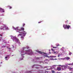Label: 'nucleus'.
<instances>
[{"instance_id": "f257e3e1", "label": "nucleus", "mask_w": 73, "mask_h": 73, "mask_svg": "<svg viewBox=\"0 0 73 73\" xmlns=\"http://www.w3.org/2000/svg\"><path fill=\"white\" fill-rule=\"evenodd\" d=\"M29 48V47H23L22 48V51H21V57L19 58V60H23V58H24V55L25 54L32 56L33 55L34 53L32 52V50L29 49L28 50H27Z\"/></svg>"}, {"instance_id": "f03ea898", "label": "nucleus", "mask_w": 73, "mask_h": 73, "mask_svg": "<svg viewBox=\"0 0 73 73\" xmlns=\"http://www.w3.org/2000/svg\"><path fill=\"white\" fill-rule=\"evenodd\" d=\"M13 27L14 30H15V31H16L17 32H19V33H20L18 35L17 37H19V36H22V35H23V36H21V38L22 40H23L24 36H25V35H26V34H27V33L25 32V31H22L24 30V28L23 27H22L21 28V30H20L18 29L19 27H17L16 28H15Z\"/></svg>"}, {"instance_id": "7ed1b4c3", "label": "nucleus", "mask_w": 73, "mask_h": 73, "mask_svg": "<svg viewBox=\"0 0 73 73\" xmlns=\"http://www.w3.org/2000/svg\"><path fill=\"white\" fill-rule=\"evenodd\" d=\"M10 36L11 37V38L12 39L13 41H15V42H16L17 43H18V44L19 46H20L21 43L20 42V40H19V39H17L16 37V36Z\"/></svg>"}, {"instance_id": "20e7f679", "label": "nucleus", "mask_w": 73, "mask_h": 73, "mask_svg": "<svg viewBox=\"0 0 73 73\" xmlns=\"http://www.w3.org/2000/svg\"><path fill=\"white\" fill-rule=\"evenodd\" d=\"M1 29H4V30H8L9 28L7 27L5 25H4L3 26H1Z\"/></svg>"}, {"instance_id": "39448f33", "label": "nucleus", "mask_w": 73, "mask_h": 73, "mask_svg": "<svg viewBox=\"0 0 73 73\" xmlns=\"http://www.w3.org/2000/svg\"><path fill=\"white\" fill-rule=\"evenodd\" d=\"M36 52H38V53H40V54H42V55L44 57H46V53H43L40 51H39L37 50H36Z\"/></svg>"}, {"instance_id": "423d86ee", "label": "nucleus", "mask_w": 73, "mask_h": 73, "mask_svg": "<svg viewBox=\"0 0 73 73\" xmlns=\"http://www.w3.org/2000/svg\"><path fill=\"white\" fill-rule=\"evenodd\" d=\"M36 66H41L38 64H34L32 66V68H34V67H35H35H36V69H38V67H37Z\"/></svg>"}, {"instance_id": "0eeeda50", "label": "nucleus", "mask_w": 73, "mask_h": 73, "mask_svg": "<svg viewBox=\"0 0 73 73\" xmlns=\"http://www.w3.org/2000/svg\"><path fill=\"white\" fill-rule=\"evenodd\" d=\"M46 57H48V58H54V57H56V56H48V55H46Z\"/></svg>"}, {"instance_id": "6e6552de", "label": "nucleus", "mask_w": 73, "mask_h": 73, "mask_svg": "<svg viewBox=\"0 0 73 73\" xmlns=\"http://www.w3.org/2000/svg\"><path fill=\"white\" fill-rule=\"evenodd\" d=\"M62 69L63 70H65V69H66V68H67V67L65 65H63L62 66Z\"/></svg>"}, {"instance_id": "1a4fd4ad", "label": "nucleus", "mask_w": 73, "mask_h": 73, "mask_svg": "<svg viewBox=\"0 0 73 73\" xmlns=\"http://www.w3.org/2000/svg\"><path fill=\"white\" fill-rule=\"evenodd\" d=\"M0 12H1V13H3V12H5L4 9L0 8Z\"/></svg>"}, {"instance_id": "9d476101", "label": "nucleus", "mask_w": 73, "mask_h": 73, "mask_svg": "<svg viewBox=\"0 0 73 73\" xmlns=\"http://www.w3.org/2000/svg\"><path fill=\"white\" fill-rule=\"evenodd\" d=\"M57 70L58 71H60L61 70V68L60 67H57Z\"/></svg>"}, {"instance_id": "9b49d317", "label": "nucleus", "mask_w": 73, "mask_h": 73, "mask_svg": "<svg viewBox=\"0 0 73 73\" xmlns=\"http://www.w3.org/2000/svg\"><path fill=\"white\" fill-rule=\"evenodd\" d=\"M70 26L69 25H67V26L66 27V29H69V28H70Z\"/></svg>"}, {"instance_id": "f8f14e48", "label": "nucleus", "mask_w": 73, "mask_h": 73, "mask_svg": "<svg viewBox=\"0 0 73 73\" xmlns=\"http://www.w3.org/2000/svg\"><path fill=\"white\" fill-rule=\"evenodd\" d=\"M5 60H9V56H6L5 57Z\"/></svg>"}, {"instance_id": "ddd939ff", "label": "nucleus", "mask_w": 73, "mask_h": 73, "mask_svg": "<svg viewBox=\"0 0 73 73\" xmlns=\"http://www.w3.org/2000/svg\"><path fill=\"white\" fill-rule=\"evenodd\" d=\"M7 49H8V50L9 51V52H11V51L12 49L11 48H9V47H7Z\"/></svg>"}, {"instance_id": "4468645a", "label": "nucleus", "mask_w": 73, "mask_h": 73, "mask_svg": "<svg viewBox=\"0 0 73 73\" xmlns=\"http://www.w3.org/2000/svg\"><path fill=\"white\" fill-rule=\"evenodd\" d=\"M67 25H63V27H64V29H66V26Z\"/></svg>"}, {"instance_id": "2eb2a0df", "label": "nucleus", "mask_w": 73, "mask_h": 73, "mask_svg": "<svg viewBox=\"0 0 73 73\" xmlns=\"http://www.w3.org/2000/svg\"><path fill=\"white\" fill-rule=\"evenodd\" d=\"M65 23L66 24H71L70 23V21H65Z\"/></svg>"}, {"instance_id": "dca6fc26", "label": "nucleus", "mask_w": 73, "mask_h": 73, "mask_svg": "<svg viewBox=\"0 0 73 73\" xmlns=\"http://www.w3.org/2000/svg\"><path fill=\"white\" fill-rule=\"evenodd\" d=\"M27 72L28 73H32V70L31 71H28Z\"/></svg>"}, {"instance_id": "f3484780", "label": "nucleus", "mask_w": 73, "mask_h": 73, "mask_svg": "<svg viewBox=\"0 0 73 73\" xmlns=\"http://www.w3.org/2000/svg\"><path fill=\"white\" fill-rule=\"evenodd\" d=\"M66 60H69V59H70V58L69 57H66Z\"/></svg>"}, {"instance_id": "a211bd4d", "label": "nucleus", "mask_w": 73, "mask_h": 73, "mask_svg": "<svg viewBox=\"0 0 73 73\" xmlns=\"http://www.w3.org/2000/svg\"><path fill=\"white\" fill-rule=\"evenodd\" d=\"M35 59H36L37 60H38V59H40V58L39 57H36Z\"/></svg>"}, {"instance_id": "6ab92c4d", "label": "nucleus", "mask_w": 73, "mask_h": 73, "mask_svg": "<svg viewBox=\"0 0 73 73\" xmlns=\"http://www.w3.org/2000/svg\"><path fill=\"white\" fill-rule=\"evenodd\" d=\"M69 65H73V63L72 64H68Z\"/></svg>"}, {"instance_id": "aec40b11", "label": "nucleus", "mask_w": 73, "mask_h": 73, "mask_svg": "<svg viewBox=\"0 0 73 73\" xmlns=\"http://www.w3.org/2000/svg\"><path fill=\"white\" fill-rule=\"evenodd\" d=\"M68 69H70L71 70H72V68H70V67H69L68 68Z\"/></svg>"}, {"instance_id": "412c9836", "label": "nucleus", "mask_w": 73, "mask_h": 73, "mask_svg": "<svg viewBox=\"0 0 73 73\" xmlns=\"http://www.w3.org/2000/svg\"><path fill=\"white\" fill-rule=\"evenodd\" d=\"M15 46H16V44H14V45H13V48H15Z\"/></svg>"}, {"instance_id": "4be33fe9", "label": "nucleus", "mask_w": 73, "mask_h": 73, "mask_svg": "<svg viewBox=\"0 0 73 73\" xmlns=\"http://www.w3.org/2000/svg\"><path fill=\"white\" fill-rule=\"evenodd\" d=\"M52 73H55V72H54V71L53 70H52Z\"/></svg>"}, {"instance_id": "5701e85b", "label": "nucleus", "mask_w": 73, "mask_h": 73, "mask_svg": "<svg viewBox=\"0 0 73 73\" xmlns=\"http://www.w3.org/2000/svg\"><path fill=\"white\" fill-rule=\"evenodd\" d=\"M50 60H54V59L53 58H51L50 59Z\"/></svg>"}, {"instance_id": "b1692460", "label": "nucleus", "mask_w": 73, "mask_h": 73, "mask_svg": "<svg viewBox=\"0 0 73 73\" xmlns=\"http://www.w3.org/2000/svg\"><path fill=\"white\" fill-rule=\"evenodd\" d=\"M6 46H2V48H5V47Z\"/></svg>"}, {"instance_id": "393cba45", "label": "nucleus", "mask_w": 73, "mask_h": 73, "mask_svg": "<svg viewBox=\"0 0 73 73\" xmlns=\"http://www.w3.org/2000/svg\"><path fill=\"white\" fill-rule=\"evenodd\" d=\"M9 8L10 9H11V8H12V7L11 6H9Z\"/></svg>"}, {"instance_id": "a878e982", "label": "nucleus", "mask_w": 73, "mask_h": 73, "mask_svg": "<svg viewBox=\"0 0 73 73\" xmlns=\"http://www.w3.org/2000/svg\"><path fill=\"white\" fill-rule=\"evenodd\" d=\"M25 25V23H23V27H24V26Z\"/></svg>"}, {"instance_id": "bb28decb", "label": "nucleus", "mask_w": 73, "mask_h": 73, "mask_svg": "<svg viewBox=\"0 0 73 73\" xmlns=\"http://www.w3.org/2000/svg\"><path fill=\"white\" fill-rule=\"evenodd\" d=\"M3 42L4 43H6V41H5L4 40L3 41Z\"/></svg>"}, {"instance_id": "cd10ccee", "label": "nucleus", "mask_w": 73, "mask_h": 73, "mask_svg": "<svg viewBox=\"0 0 73 73\" xmlns=\"http://www.w3.org/2000/svg\"><path fill=\"white\" fill-rule=\"evenodd\" d=\"M42 21H40V22H38V23H41V22H42Z\"/></svg>"}, {"instance_id": "c85d7f7f", "label": "nucleus", "mask_w": 73, "mask_h": 73, "mask_svg": "<svg viewBox=\"0 0 73 73\" xmlns=\"http://www.w3.org/2000/svg\"><path fill=\"white\" fill-rule=\"evenodd\" d=\"M57 47H53V48H56Z\"/></svg>"}, {"instance_id": "c756f323", "label": "nucleus", "mask_w": 73, "mask_h": 73, "mask_svg": "<svg viewBox=\"0 0 73 73\" xmlns=\"http://www.w3.org/2000/svg\"><path fill=\"white\" fill-rule=\"evenodd\" d=\"M71 54H72V53H71V52H70V53H69V55H71Z\"/></svg>"}, {"instance_id": "7c9ffc66", "label": "nucleus", "mask_w": 73, "mask_h": 73, "mask_svg": "<svg viewBox=\"0 0 73 73\" xmlns=\"http://www.w3.org/2000/svg\"><path fill=\"white\" fill-rule=\"evenodd\" d=\"M51 50H52V51H53L54 50V49H53L52 48L51 49Z\"/></svg>"}, {"instance_id": "2f4dec72", "label": "nucleus", "mask_w": 73, "mask_h": 73, "mask_svg": "<svg viewBox=\"0 0 73 73\" xmlns=\"http://www.w3.org/2000/svg\"><path fill=\"white\" fill-rule=\"evenodd\" d=\"M57 58H55V59H54V60H57Z\"/></svg>"}, {"instance_id": "473e14b6", "label": "nucleus", "mask_w": 73, "mask_h": 73, "mask_svg": "<svg viewBox=\"0 0 73 73\" xmlns=\"http://www.w3.org/2000/svg\"><path fill=\"white\" fill-rule=\"evenodd\" d=\"M39 73H41V70H39Z\"/></svg>"}, {"instance_id": "72a5a7b5", "label": "nucleus", "mask_w": 73, "mask_h": 73, "mask_svg": "<svg viewBox=\"0 0 73 73\" xmlns=\"http://www.w3.org/2000/svg\"><path fill=\"white\" fill-rule=\"evenodd\" d=\"M1 38H0V41H1Z\"/></svg>"}, {"instance_id": "f704fd0d", "label": "nucleus", "mask_w": 73, "mask_h": 73, "mask_svg": "<svg viewBox=\"0 0 73 73\" xmlns=\"http://www.w3.org/2000/svg\"><path fill=\"white\" fill-rule=\"evenodd\" d=\"M49 53H50V54H51V52H49Z\"/></svg>"}, {"instance_id": "c9c22d12", "label": "nucleus", "mask_w": 73, "mask_h": 73, "mask_svg": "<svg viewBox=\"0 0 73 73\" xmlns=\"http://www.w3.org/2000/svg\"><path fill=\"white\" fill-rule=\"evenodd\" d=\"M0 36H2V35H0Z\"/></svg>"}, {"instance_id": "e433bc0d", "label": "nucleus", "mask_w": 73, "mask_h": 73, "mask_svg": "<svg viewBox=\"0 0 73 73\" xmlns=\"http://www.w3.org/2000/svg\"><path fill=\"white\" fill-rule=\"evenodd\" d=\"M54 53H56V52H54Z\"/></svg>"}, {"instance_id": "4c0bfd02", "label": "nucleus", "mask_w": 73, "mask_h": 73, "mask_svg": "<svg viewBox=\"0 0 73 73\" xmlns=\"http://www.w3.org/2000/svg\"><path fill=\"white\" fill-rule=\"evenodd\" d=\"M0 66H1V65L0 64Z\"/></svg>"}, {"instance_id": "58836bf2", "label": "nucleus", "mask_w": 73, "mask_h": 73, "mask_svg": "<svg viewBox=\"0 0 73 73\" xmlns=\"http://www.w3.org/2000/svg\"><path fill=\"white\" fill-rule=\"evenodd\" d=\"M1 16H4V15L3 14V15H1Z\"/></svg>"}, {"instance_id": "ea45409f", "label": "nucleus", "mask_w": 73, "mask_h": 73, "mask_svg": "<svg viewBox=\"0 0 73 73\" xmlns=\"http://www.w3.org/2000/svg\"><path fill=\"white\" fill-rule=\"evenodd\" d=\"M39 62V63H41V62Z\"/></svg>"}, {"instance_id": "a19ab883", "label": "nucleus", "mask_w": 73, "mask_h": 73, "mask_svg": "<svg viewBox=\"0 0 73 73\" xmlns=\"http://www.w3.org/2000/svg\"><path fill=\"white\" fill-rule=\"evenodd\" d=\"M58 57H60V55H58Z\"/></svg>"}, {"instance_id": "79ce46f5", "label": "nucleus", "mask_w": 73, "mask_h": 73, "mask_svg": "<svg viewBox=\"0 0 73 73\" xmlns=\"http://www.w3.org/2000/svg\"><path fill=\"white\" fill-rule=\"evenodd\" d=\"M1 64H2V62H1Z\"/></svg>"}, {"instance_id": "37998d69", "label": "nucleus", "mask_w": 73, "mask_h": 73, "mask_svg": "<svg viewBox=\"0 0 73 73\" xmlns=\"http://www.w3.org/2000/svg\"><path fill=\"white\" fill-rule=\"evenodd\" d=\"M72 73V72H70V73Z\"/></svg>"}, {"instance_id": "c03bdc74", "label": "nucleus", "mask_w": 73, "mask_h": 73, "mask_svg": "<svg viewBox=\"0 0 73 73\" xmlns=\"http://www.w3.org/2000/svg\"><path fill=\"white\" fill-rule=\"evenodd\" d=\"M54 66H56V65H54Z\"/></svg>"}, {"instance_id": "a18cd8bd", "label": "nucleus", "mask_w": 73, "mask_h": 73, "mask_svg": "<svg viewBox=\"0 0 73 73\" xmlns=\"http://www.w3.org/2000/svg\"><path fill=\"white\" fill-rule=\"evenodd\" d=\"M46 73V72H45V73Z\"/></svg>"}]
</instances>
